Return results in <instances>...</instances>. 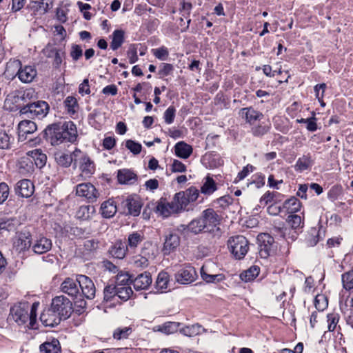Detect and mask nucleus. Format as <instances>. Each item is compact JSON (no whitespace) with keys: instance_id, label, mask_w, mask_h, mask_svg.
<instances>
[{"instance_id":"obj_36","label":"nucleus","mask_w":353,"mask_h":353,"mask_svg":"<svg viewBox=\"0 0 353 353\" xmlns=\"http://www.w3.org/2000/svg\"><path fill=\"white\" fill-rule=\"evenodd\" d=\"M301 207V203L300 201L295 198L291 197L290 199L286 200L283 205V208L285 209L288 213L294 214L300 210Z\"/></svg>"},{"instance_id":"obj_44","label":"nucleus","mask_w":353,"mask_h":353,"mask_svg":"<svg viewBox=\"0 0 353 353\" xmlns=\"http://www.w3.org/2000/svg\"><path fill=\"white\" fill-rule=\"evenodd\" d=\"M94 212V208L89 205H81L76 213V216L79 219L87 220L90 218Z\"/></svg>"},{"instance_id":"obj_48","label":"nucleus","mask_w":353,"mask_h":353,"mask_svg":"<svg viewBox=\"0 0 353 353\" xmlns=\"http://www.w3.org/2000/svg\"><path fill=\"white\" fill-rule=\"evenodd\" d=\"M143 240V236L140 233L135 232L129 234L128 238V246L130 248H136L138 245Z\"/></svg>"},{"instance_id":"obj_26","label":"nucleus","mask_w":353,"mask_h":353,"mask_svg":"<svg viewBox=\"0 0 353 353\" xmlns=\"http://www.w3.org/2000/svg\"><path fill=\"white\" fill-rule=\"evenodd\" d=\"M26 154L27 157H30L32 161H34V163L37 168H41L46 165L47 157L42 152L41 150L35 149L31 151H28Z\"/></svg>"},{"instance_id":"obj_28","label":"nucleus","mask_w":353,"mask_h":353,"mask_svg":"<svg viewBox=\"0 0 353 353\" xmlns=\"http://www.w3.org/2000/svg\"><path fill=\"white\" fill-rule=\"evenodd\" d=\"M74 150L70 154H68L61 152H56L54 158L56 162L61 166L68 168L72 163L74 165Z\"/></svg>"},{"instance_id":"obj_23","label":"nucleus","mask_w":353,"mask_h":353,"mask_svg":"<svg viewBox=\"0 0 353 353\" xmlns=\"http://www.w3.org/2000/svg\"><path fill=\"white\" fill-rule=\"evenodd\" d=\"M14 245L19 251L28 250L32 246L30 233L28 231L21 232L14 242Z\"/></svg>"},{"instance_id":"obj_51","label":"nucleus","mask_w":353,"mask_h":353,"mask_svg":"<svg viewBox=\"0 0 353 353\" xmlns=\"http://www.w3.org/2000/svg\"><path fill=\"white\" fill-rule=\"evenodd\" d=\"M123 144L134 155H137L141 152V145L133 140L128 139Z\"/></svg>"},{"instance_id":"obj_35","label":"nucleus","mask_w":353,"mask_h":353,"mask_svg":"<svg viewBox=\"0 0 353 353\" xmlns=\"http://www.w3.org/2000/svg\"><path fill=\"white\" fill-rule=\"evenodd\" d=\"M206 267L202 266L201 268V276L203 281L207 283H219L225 279V276L223 274H211L205 271Z\"/></svg>"},{"instance_id":"obj_34","label":"nucleus","mask_w":353,"mask_h":353,"mask_svg":"<svg viewBox=\"0 0 353 353\" xmlns=\"http://www.w3.org/2000/svg\"><path fill=\"white\" fill-rule=\"evenodd\" d=\"M118 181L123 184H132L136 180V174L129 170H121L118 172Z\"/></svg>"},{"instance_id":"obj_2","label":"nucleus","mask_w":353,"mask_h":353,"mask_svg":"<svg viewBox=\"0 0 353 353\" xmlns=\"http://www.w3.org/2000/svg\"><path fill=\"white\" fill-rule=\"evenodd\" d=\"M39 303H34L30 305L28 302L15 304L10 308V319H12L19 325H25L29 322L28 327L32 328L37 318V311Z\"/></svg>"},{"instance_id":"obj_1","label":"nucleus","mask_w":353,"mask_h":353,"mask_svg":"<svg viewBox=\"0 0 353 353\" xmlns=\"http://www.w3.org/2000/svg\"><path fill=\"white\" fill-rule=\"evenodd\" d=\"M45 133L52 145L64 141L74 143L77 139V127L72 121L52 124L47 127Z\"/></svg>"},{"instance_id":"obj_5","label":"nucleus","mask_w":353,"mask_h":353,"mask_svg":"<svg viewBox=\"0 0 353 353\" xmlns=\"http://www.w3.org/2000/svg\"><path fill=\"white\" fill-rule=\"evenodd\" d=\"M49 105L44 101H38L29 103L24 106L21 112L23 114H29L32 119H41L46 117L49 112Z\"/></svg>"},{"instance_id":"obj_39","label":"nucleus","mask_w":353,"mask_h":353,"mask_svg":"<svg viewBox=\"0 0 353 353\" xmlns=\"http://www.w3.org/2000/svg\"><path fill=\"white\" fill-rule=\"evenodd\" d=\"M203 330V329L201 325L199 324H194L181 329L180 332L184 336L193 337L200 334Z\"/></svg>"},{"instance_id":"obj_18","label":"nucleus","mask_w":353,"mask_h":353,"mask_svg":"<svg viewBox=\"0 0 353 353\" xmlns=\"http://www.w3.org/2000/svg\"><path fill=\"white\" fill-rule=\"evenodd\" d=\"M52 7L51 0L32 1L28 8L33 12L34 14H43Z\"/></svg>"},{"instance_id":"obj_64","label":"nucleus","mask_w":353,"mask_h":353,"mask_svg":"<svg viewBox=\"0 0 353 353\" xmlns=\"http://www.w3.org/2000/svg\"><path fill=\"white\" fill-rule=\"evenodd\" d=\"M133 264L137 268H144L148 267L149 262L146 257L137 255L133 259Z\"/></svg>"},{"instance_id":"obj_33","label":"nucleus","mask_w":353,"mask_h":353,"mask_svg":"<svg viewBox=\"0 0 353 353\" xmlns=\"http://www.w3.org/2000/svg\"><path fill=\"white\" fill-rule=\"evenodd\" d=\"M125 32L122 30H115L112 34L110 48L113 50L119 48L124 42Z\"/></svg>"},{"instance_id":"obj_37","label":"nucleus","mask_w":353,"mask_h":353,"mask_svg":"<svg viewBox=\"0 0 353 353\" xmlns=\"http://www.w3.org/2000/svg\"><path fill=\"white\" fill-rule=\"evenodd\" d=\"M216 190V185L214 179L207 176L204 179V182L201 188V192L202 194L210 195Z\"/></svg>"},{"instance_id":"obj_6","label":"nucleus","mask_w":353,"mask_h":353,"mask_svg":"<svg viewBox=\"0 0 353 353\" xmlns=\"http://www.w3.org/2000/svg\"><path fill=\"white\" fill-rule=\"evenodd\" d=\"M51 308L61 317V319L69 318L72 312L71 301L63 295L57 296L52 299Z\"/></svg>"},{"instance_id":"obj_40","label":"nucleus","mask_w":353,"mask_h":353,"mask_svg":"<svg viewBox=\"0 0 353 353\" xmlns=\"http://www.w3.org/2000/svg\"><path fill=\"white\" fill-rule=\"evenodd\" d=\"M19 169L21 173L26 174L33 171V162L30 157H23L21 158L18 163Z\"/></svg>"},{"instance_id":"obj_43","label":"nucleus","mask_w":353,"mask_h":353,"mask_svg":"<svg viewBox=\"0 0 353 353\" xmlns=\"http://www.w3.org/2000/svg\"><path fill=\"white\" fill-rule=\"evenodd\" d=\"M131 327H120L114 330L113 332V338L117 340L127 339L132 333Z\"/></svg>"},{"instance_id":"obj_30","label":"nucleus","mask_w":353,"mask_h":353,"mask_svg":"<svg viewBox=\"0 0 353 353\" xmlns=\"http://www.w3.org/2000/svg\"><path fill=\"white\" fill-rule=\"evenodd\" d=\"M41 353H60L61 346L57 339H52L50 342H46L40 345Z\"/></svg>"},{"instance_id":"obj_7","label":"nucleus","mask_w":353,"mask_h":353,"mask_svg":"<svg viewBox=\"0 0 353 353\" xmlns=\"http://www.w3.org/2000/svg\"><path fill=\"white\" fill-rule=\"evenodd\" d=\"M201 218L203 221V226L205 232H212L216 228L219 230L218 227L220 224L221 218L219 215L212 208H208L203 210L201 213Z\"/></svg>"},{"instance_id":"obj_19","label":"nucleus","mask_w":353,"mask_h":353,"mask_svg":"<svg viewBox=\"0 0 353 353\" xmlns=\"http://www.w3.org/2000/svg\"><path fill=\"white\" fill-rule=\"evenodd\" d=\"M37 72L34 66H20L17 75L23 83H30L37 77Z\"/></svg>"},{"instance_id":"obj_49","label":"nucleus","mask_w":353,"mask_h":353,"mask_svg":"<svg viewBox=\"0 0 353 353\" xmlns=\"http://www.w3.org/2000/svg\"><path fill=\"white\" fill-rule=\"evenodd\" d=\"M271 125L270 123H262L252 128V133L255 137H262L267 134L270 130Z\"/></svg>"},{"instance_id":"obj_24","label":"nucleus","mask_w":353,"mask_h":353,"mask_svg":"<svg viewBox=\"0 0 353 353\" xmlns=\"http://www.w3.org/2000/svg\"><path fill=\"white\" fill-rule=\"evenodd\" d=\"M241 114L243 118H244L246 122L250 124H253L256 121H260L263 117V114L254 110L252 107L244 108L241 110Z\"/></svg>"},{"instance_id":"obj_22","label":"nucleus","mask_w":353,"mask_h":353,"mask_svg":"<svg viewBox=\"0 0 353 353\" xmlns=\"http://www.w3.org/2000/svg\"><path fill=\"white\" fill-rule=\"evenodd\" d=\"M180 244V237L176 233H170L165 237L163 252L165 254H169L174 251Z\"/></svg>"},{"instance_id":"obj_59","label":"nucleus","mask_w":353,"mask_h":353,"mask_svg":"<svg viewBox=\"0 0 353 353\" xmlns=\"http://www.w3.org/2000/svg\"><path fill=\"white\" fill-rule=\"evenodd\" d=\"M255 168L250 165L248 164L246 166L243 167L242 170L239 172L237 174V176L234 179V183H237L238 181L243 180L245 179L250 172H252L254 170Z\"/></svg>"},{"instance_id":"obj_54","label":"nucleus","mask_w":353,"mask_h":353,"mask_svg":"<svg viewBox=\"0 0 353 353\" xmlns=\"http://www.w3.org/2000/svg\"><path fill=\"white\" fill-rule=\"evenodd\" d=\"M327 300L323 294H318L314 299L315 307L319 311H323L327 307Z\"/></svg>"},{"instance_id":"obj_15","label":"nucleus","mask_w":353,"mask_h":353,"mask_svg":"<svg viewBox=\"0 0 353 353\" xmlns=\"http://www.w3.org/2000/svg\"><path fill=\"white\" fill-rule=\"evenodd\" d=\"M14 190L17 195L29 198L34 193V186L30 180L23 179L16 183Z\"/></svg>"},{"instance_id":"obj_45","label":"nucleus","mask_w":353,"mask_h":353,"mask_svg":"<svg viewBox=\"0 0 353 353\" xmlns=\"http://www.w3.org/2000/svg\"><path fill=\"white\" fill-rule=\"evenodd\" d=\"M287 222L288 225L294 230L302 228L303 227V219L297 214H292L288 216Z\"/></svg>"},{"instance_id":"obj_53","label":"nucleus","mask_w":353,"mask_h":353,"mask_svg":"<svg viewBox=\"0 0 353 353\" xmlns=\"http://www.w3.org/2000/svg\"><path fill=\"white\" fill-rule=\"evenodd\" d=\"M104 294V300L105 301H109L112 300L117 296V285H107L103 290Z\"/></svg>"},{"instance_id":"obj_41","label":"nucleus","mask_w":353,"mask_h":353,"mask_svg":"<svg viewBox=\"0 0 353 353\" xmlns=\"http://www.w3.org/2000/svg\"><path fill=\"white\" fill-rule=\"evenodd\" d=\"M312 164V161L310 156L304 155L302 157L298 159L294 168L296 171L303 172L308 169Z\"/></svg>"},{"instance_id":"obj_58","label":"nucleus","mask_w":353,"mask_h":353,"mask_svg":"<svg viewBox=\"0 0 353 353\" xmlns=\"http://www.w3.org/2000/svg\"><path fill=\"white\" fill-rule=\"evenodd\" d=\"M127 56L128 58L129 59V62L131 64L134 63L138 61L137 45H130L128 50L127 51Z\"/></svg>"},{"instance_id":"obj_31","label":"nucleus","mask_w":353,"mask_h":353,"mask_svg":"<svg viewBox=\"0 0 353 353\" xmlns=\"http://www.w3.org/2000/svg\"><path fill=\"white\" fill-rule=\"evenodd\" d=\"M174 149L176 155L182 159L188 158L192 152V147L183 141L177 143Z\"/></svg>"},{"instance_id":"obj_57","label":"nucleus","mask_w":353,"mask_h":353,"mask_svg":"<svg viewBox=\"0 0 353 353\" xmlns=\"http://www.w3.org/2000/svg\"><path fill=\"white\" fill-rule=\"evenodd\" d=\"M183 192L190 203L195 201L199 195V190L193 186L188 188L185 191H183Z\"/></svg>"},{"instance_id":"obj_63","label":"nucleus","mask_w":353,"mask_h":353,"mask_svg":"<svg viewBox=\"0 0 353 353\" xmlns=\"http://www.w3.org/2000/svg\"><path fill=\"white\" fill-rule=\"evenodd\" d=\"M278 194L279 193L274 192H266L260 199L261 204L268 205L269 203L274 201Z\"/></svg>"},{"instance_id":"obj_56","label":"nucleus","mask_w":353,"mask_h":353,"mask_svg":"<svg viewBox=\"0 0 353 353\" xmlns=\"http://www.w3.org/2000/svg\"><path fill=\"white\" fill-rule=\"evenodd\" d=\"M152 52L156 58L161 61L166 60L169 55V52L167 48L164 46L156 49H152Z\"/></svg>"},{"instance_id":"obj_25","label":"nucleus","mask_w":353,"mask_h":353,"mask_svg":"<svg viewBox=\"0 0 353 353\" xmlns=\"http://www.w3.org/2000/svg\"><path fill=\"white\" fill-rule=\"evenodd\" d=\"M14 141V137L12 130L0 128V149H10Z\"/></svg>"},{"instance_id":"obj_14","label":"nucleus","mask_w":353,"mask_h":353,"mask_svg":"<svg viewBox=\"0 0 353 353\" xmlns=\"http://www.w3.org/2000/svg\"><path fill=\"white\" fill-rule=\"evenodd\" d=\"M122 205L128 209L129 214L136 216L140 214L142 203L138 196H130L122 201Z\"/></svg>"},{"instance_id":"obj_61","label":"nucleus","mask_w":353,"mask_h":353,"mask_svg":"<svg viewBox=\"0 0 353 353\" xmlns=\"http://www.w3.org/2000/svg\"><path fill=\"white\" fill-rule=\"evenodd\" d=\"M45 51L46 52L49 51V53L47 54L48 57H54V62L57 65H59L61 63L62 59L59 50L52 47H47L45 49Z\"/></svg>"},{"instance_id":"obj_50","label":"nucleus","mask_w":353,"mask_h":353,"mask_svg":"<svg viewBox=\"0 0 353 353\" xmlns=\"http://www.w3.org/2000/svg\"><path fill=\"white\" fill-rule=\"evenodd\" d=\"M201 216L198 219L192 220L188 225V230L194 234H199L202 231H205L204 225L203 224Z\"/></svg>"},{"instance_id":"obj_17","label":"nucleus","mask_w":353,"mask_h":353,"mask_svg":"<svg viewBox=\"0 0 353 353\" xmlns=\"http://www.w3.org/2000/svg\"><path fill=\"white\" fill-rule=\"evenodd\" d=\"M52 243L51 239L40 236L32 243V250L35 254H42L48 252L52 248Z\"/></svg>"},{"instance_id":"obj_13","label":"nucleus","mask_w":353,"mask_h":353,"mask_svg":"<svg viewBox=\"0 0 353 353\" xmlns=\"http://www.w3.org/2000/svg\"><path fill=\"white\" fill-rule=\"evenodd\" d=\"M37 125L30 120H23L19 122L18 125V137L19 141H24L28 139V136L36 132Z\"/></svg>"},{"instance_id":"obj_60","label":"nucleus","mask_w":353,"mask_h":353,"mask_svg":"<svg viewBox=\"0 0 353 353\" xmlns=\"http://www.w3.org/2000/svg\"><path fill=\"white\" fill-rule=\"evenodd\" d=\"M174 199L176 201L177 205H179V207L180 208L181 210L185 208L190 203L188 201L183 191L176 193L174 194Z\"/></svg>"},{"instance_id":"obj_47","label":"nucleus","mask_w":353,"mask_h":353,"mask_svg":"<svg viewBox=\"0 0 353 353\" xmlns=\"http://www.w3.org/2000/svg\"><path fill=\"white\" fill-rule=\"evenodd\" d=\"M169 282V275L165 272H161L156 281V288L159 290H163L168 288Z\"/></svg>"},{"instance_id":"obj_16","label":"nucleus","mask_w":353,"mask_h":353,"mask_svg":"<svg viewBox=\"0 0 353 353\" xmlns=\"http://www.w3.org/2000/svg\"><path fill=\"white\" fill-rule=\"evenodd\" d=\"M40 320L45 326L54 327L60 323L61 317L52 308H48L41 313Z\"/></svg>"},{"instance_id":"obj_32","label":"nucleus","mask_w":353,"mask_h":353,"mask_svg":"<svg viewBox=\"0 0 353 353\" xmlns=\"http://www.w3.org/2000/svg\"><path fill=\"white\" fill-rule=\"evenodd\" d=\"M260 272V268L258 265H252L249 269L240 274V279L245 282L253 281Z\"/></svg>"},{"instance_id":"obj_55","label":"nucleus","mask_w":353,"mask_h":353,"mask_svg":"<svg viewBox=\"0 0 353 353\" xmlns=\"http://www.w3.org/2000/svg\"><path fill=\"white\" fill-rule=\"evenodd\" d=\"M131 280L130 275L127 272H120L117 275L116 285L127 286Z\"/></svg>"},{"instance_id":"obj_9","label":"nucleus","mask_w":353,"mask_h":353,"mask_svg":"<svg viewBox=\"0 0 353 353\" xmlns=\"http://www.w3.org/2000/svg\"><path fill=\"white\" fill-rule=\"evenodd\" d=\"M76 194L85 198L89 202H94L99 196L95 187L90 183H81L77 185Z\"/></svg>"},{"instance_id":"obj_11","label":"nucleus","mask_w":353,"mask_h":353,"mask_svg":"<svg viewBox=\"0 0 353 353\" xmlns=\"http://www.w3.org/2000/svg\"><path fill=\"white\" fill-rule=\"evenodd\" d=\"M79 288L81 290V294L88 299H92L95 296L96 288L92 281L87 276L78 275Z\"/></svg>"},{"instance_id":"obj_3","label":"nucleus","mask_w":353,"mask_h":353,"mask_svg":"<svg viewBox=\"0 0 353 353\" xmlns=\"http://www.w3.org/2000/svg\"><path fill=\"white\" fill-rule=\"evenodd\" d=\"M74 165L81 171L80 176L85 179L90 177L95 172V163L88 154L78 148L74 150Z\"/></svg>"},{"instance_id":"obj_38","label":"nucleus","mask_w":353,"mask_h":353,"mask_svg":"<svg viewBox=\"0 0 353 353\" xmlns=\"http://www.w3.org/2000/svg\"><path fill=\"white\" fill-rule=\"evenodd\" d=\"M64 105L67 112L70 115H74L79 110V104L77 99L73 96H68L64 100Z\"/></svg>"},{"instance_id":"obj_12","label":"nucleus","mask_w":353,"mask_h":353,"mask_svg":"<svg viewBox=\"0 0 353 353\" xmlns=\"http://www.w3.org/2000/svg\"><path fill=\"white\" fill-rule=\"evenodd\" d=\"M61 290L63 293L67 294L74 299L81 297L79 291L78 276L76 279L69 277L66 278L61 285Z\"/></svg>"},{"instance_id":"obj_27","label":"nucleus","mask_w":353,"mask_h":353,"mask_svg":"<svg viewBox=\"0 0 353 353\" xmlns=\"http://www.w3.org/2000/svg\"><path fill=\"white\" fill-rule=\"evenodd\" d=\"M101 213L104 218H111L117 212V208L115 201L113 199H108L102 203L101 205Z\"/></svg>"},{"instance_id":"obj_8","label":"nucleus","mask_w":353,"mask_h":353,"mask_svg":"<svg viewBox=\"0 0 353 353\" xmlns=\"http://www.w3.org/2000/svg\"><path fill=\"white\" fill-rule=\"evenodd\" d=\"M259 254L262 258H267L272 251L274 238L268 233H261L258 235Z\"/></svg>"},{"instance_id":"obj_29","label":"nucleus","mask_w":353,"mask_h":353,"mask_svg":"<svg viewBox=\"0 0 353 353\" xmlns=\"http://www.w3.org/2000/svg\"><path fill=\"white\" fill-rule=\"evenodd\" d=\"M19 222L14 217L3 216L0 217V230L12 231L16 230Z\"/></svg>"},{"instance_id":"obj_52","label":"nucleus","mask_w":353,"mask_h":353,"mask_svg":"<svg viewBox=\"0 0 353 353\" xmlns=\"http://www.w3.org/2000/svg\"><path fill=\"white\" fill-rule=\"evenodd\" d=\"M343 286L345 290L353 288V270L345 272L341 276Z\"/></svg>"},{"instance_id":"obj_62","label":"nucleus","mask_w":353,"mask_h":353,"mask_svg":"<svg viewBox=\"0 0 353 353\" xmlns=\"http://www.w3.org/2000/svg\"><path fill=\"white\" fill-rule=\"evenodd\" d=\"M176 114V108L174 106H170L164 112L163 118L167 124L173 123Z\"/></svg>"},{"instance_id":"obj_46","label":"nucleus","mask_w":353,"mask_h":353,"mask_svg":"<svg viewBox=\"0 0 353 353\" xmlns=\"http://www.w3.org/2000/svg\"><path fill=\"white\" fill-rule=\"evenodd\" d=\"M179 325L176 322H167L159 325L158 330L166 334H173L178 330Z\"/></svg>"},{"instance_id":"obj_21","label":"nucleus","mask_w":353,"mask_h":353,"mask_svg":"<svg viewBox=\"0 0 353 353\" xmlns=\"http://www.w3.org/2000/svg\"><path fill=\"white\" fill-rule=\"evenodd\" d=\"M128 250V248L125 242L117 240L110 247L109 253L114 258L123 259L125 256Z\"/></svg>"},{"instance_id":"obj_20","label":"nucleus","mask_w":353,"mask_h":353,"mask_svg":"<svg viewBox=\"0 0 353 353\" xmlns=\"http://www.w3.org/2000/svg\"><path fill=\"white\" fill-rule=\"evenodd\" d=\"M152 281L150 273L145 272L139 274L134 280L131 281L136 290H147Z\"/></svg>"},{"instance_id":"obj_4","label":"nucleus","mask_w":353,"mask_h":353,"mask_svg":"<svg viewBox=\"0 0 353 353\" xmlns=\"http://www.w3.org/2000/svg\"><path fill=\"white\" fill-rule=\"evenodd\" d=\"M228 246L236 259H242L249 250V242L241 235L230 237L228 241Z\"/></svg>"},{"instance_id":"obj_10","label":"nucleus","mask_w":353,"mask_h":353,"mask_svg":"<svg viewBox=\"0 0 353 353\" xmlns=\"http://www.w3.org/2000/svg\"><path fill=\"white\" fill-rule=\"evenodd\" d=\"M197 278L194 267L188 265L180 269L175 274V280L180 284L186 285L192 283Z\"/></svg>"},{"instance_id":"obj_42","label":"nucleus","mask_w":353,"mask_h":353,"mask_svg":"<svg viewBox=\"0 0 353 353\" xmlns=\"http://www.w3.org/2000/svg\"><path fill=\"white\" fill-rule=\"evenodd\" d=\"M133 294V291L130 285H117V296L123 301H128Z\"/></svg>"}]
</instances>
